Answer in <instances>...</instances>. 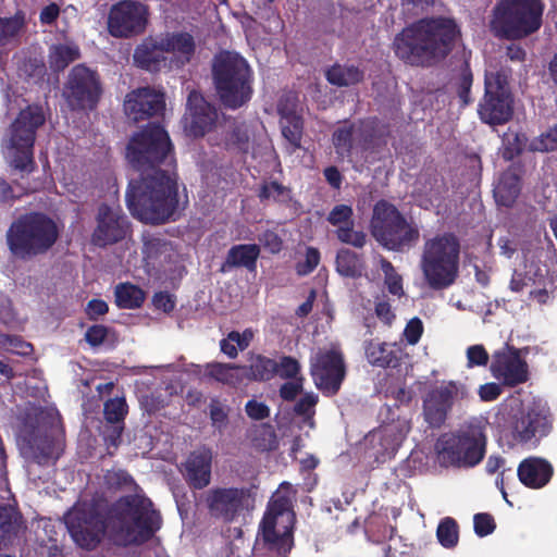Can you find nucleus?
Segmentation results:
<instances>
[{"mask_svg":"<svg viewBox=\"0 0 557 557\" xmlns=\"http://www.w3.org/2000/svg\"><path fill=\"white\" fill-rule=\"evenodd\" d=\"M172 150L169 134L156 123H149L127 144L126 157L140 175L128 183L126 205L131 214L146 224L161 225L180 218L177 175L160 169L175 163Z\"/></svg>","mask_w":557,"mask_h":557,"instance_id":"f257e3e1","label":"nucleus"},{"mask_svg":"<svg viewBox=\"0 0 557 557\" xmlns=\"http://www.w3.org/2000/svg\"><path fill=\"white\" fill-rule=\"evenodd\" d=\"M64 523L78 547L94 550L104 537L120 547L141 545L159 531L162 518L148 497L135 493L104 510L96 503L75 506L65 513Z\"/></svg>","mask_w":557,"mask_h":557,"instance_id":"f03ea898","label":"nucleus"},{"mask_svg":"<svg viewBox=\"0 0 557 557\" xmlns=\"http://www.w3.org/2000/svg\"><path fill=\"white\" fill-rule=\"evenodd\" d=\"M459 36L460 29L453 18H421L395 36L393 50L406 64L431 67L446 59Z\"/></svg>","mask_w":557,"mask_h":557,"instance_id":"7ed1b4c3","label":"nucleus"},{"mask_svg":"<svg viewBox=\"0 0 557 557\" xmlns=\"http://www.w3.org/2000/svg\"><path fill=\"white\" fill-rule=\"evenodd\" d=\"M22 451L38 465L58 459L61 453L63 428L54 408L30 407L26 410L18 431Z\"/></svg>","mask_w":557,"mask_h":557,"instance_id":"20e7f679","label":"nucleus"},{"mask_svg":"<svg viewBox=\"0 0 557 557\" xmlns=\"http://www.w3.org/2000/svg\"><path fill=\"white\" fill-rule=\"evenodd\" d=\"M212 79L221 106L237 110L246 106L253 95V72L239 53L223 50L212 60Z\"/></svg>","mask_w":557,"mask_h":557,"instance_id":"39448f33","label":"nucleus"},{"mask_svg":"<svg viewBox=\"0 0 557 557\" xmlns=\"http://www.w3.org/2000/svg\"><path fill=\"white\" fill-rule=\"evenodd\" d=\"M460 242L450 232L424 240L419 267L429 288L444 290L453 286L460 272Z\"/></svg>","mask_w":557,"mask_h":557,"instance_id":"423d86ee","label":"nucleus"},{"mask_svg":"<svg viewBox=\"0 0 557 557\" xmlns=\"http://www.w3.org/2000/svg\"><path fill=\"white\" fill-rule=\"evenodd\" d=\"M59 227L53 219L42 212L18 216L7 232V243L14 257L30 260L46 255L58 242Z\"/></svg>","mask_w":557,"mask_h":557,"instance_id":"0eeeda50","label":"nucleus"},{"mask_svg":"<svg viewBox=\"0 0 557 557\" xmlns=\"http://www.w3.org/2000/svg\"><path fill=\"white\" fill-rule=\"evenodd\" d=\"M543 0H499L492 11L490 28L502 39L520 40L542 26Z\"/></svg>","mask_w":557,"mask_h":557,"instance_id":"6e6552de","label":"nucleus"},{"mask_svg":"<svg viewBox=\"0 0 557 557\" xmlns=\"http://www.w3.org/2000/svg\"><path fill=\"white\" fill-rule=\"evenodd\" d=\"M372 237L385 249L406 252L420 239L418 225L408 221L392 202L380 199L375 202L370 220Z\"/></svg>","mask_w":557,"mask_h":557,"instance_id":"1a4fd4ad","label":"nucleus"},{"mask_svg":"<svg viewBox=\"0 0 557 557\" xmlns=\"http://www.w3.org/2000/svg\"><path fill=\"white\" fill-rule=\"evenodd\" d=\"M46 119L40 107L28 106L21 110L9 132V164L22 176L37 169L34 145L38 128Z\"/></svg>","mask_w":557,"mask_h":557,"instance_id":"9d476101","label":"nucleus"},{"mask_svg":"<svg viewBox=\"0 0 557 557\" xmlns=\"http://www.w3.org/2000/svg\"><path fill=\"white\" fill-rule=\"evenodd\" d=\"M438 443V454L445 462L458 468H473L486 455V429L480 422H469L456 432L443 436Z\"/></svg>","mask_w":557,"mask_h":557,"instance_id":"9b49d317","label":"nucleus"},{"mask_svg":"<svg viewBox=\"0 0 557 557\" xmlns=\"http://www.w3.org/2000/svg\"><path fill=\"white\" fill-rule=\"evenodd\" d=\"M515 112V98L504 71L486 72L484 95L478 104L480 120L491 126L508 123Z\"/></svg>","mask_w":557,"mask_h":557,"instance_id":"f8f14e48","label":"nucleus"},{"mask_svg":"<svg viewBox=\"0 0 557 557\" xmlns=\"http://www.w3.org/2000/svg\"><path fill=\"white\" fill-rule=\"evenodd\" d=\"M554 429V414L547 404L534 400L523 406L510 423L512 438L522 445L537 447Z\"/></svg>","mask_w":557,"mask_h":557,"instance_id":"ddd939ff","label":"nucleus"},{"mask_svg":"<svg viewBox=\"0 0 557 557\" xmlns=\"http://www.w3.org/2000/svg\"><path fill=\"white\" fill-rule=\"evenodd\" d=\"M284 517H286L287 521L293 522L295 512L289 497L278 495L270 502L260 522L263 547L270 557H287L292 549V530H286L282 534L276 532L277 519Z\"/></svg>","mask_w":557,"mask_h":557,"instance_id":"4468645a","label":"nucleus"},{"mask_svg":"<svg viewBox=\"0 0 557 557\" xmlns=\"http://www.w3.org/2000/svg\"><path fill=\"white\" fill-rule=\"evenodd\" d=\"M102 95L99 74L84 64L75 65L64 84L63 97L72 111H92Z\"/></svg>","mask_w":557,"mask_h":557,"instance_id":"2eb2a0df","label":"nucleus"},{"mask_svg":"<svg viewBox=\"0 0 557 557\" xmlns=\"http://www.w3.org/2000/svg\"><path fill=\"white\" fill-rule=\"evenodd\" d=\"M149 8L137 0H121L109 11L107 28L114 38H133L145 33L149 23Z\"/></svg>","mask_w":557,"mask_h":557,"instance_id":"dca6fc26","label":"nucleus"},{"mask_svg":"<svg viewBox=\"0 0 557 557\" xmlns=\"http://www.w3.org/2000/svg\"><path fill=\"white\" fill-rule=\"evenodd\" d=\"M253 495L247 486H218L209 490L206 504L210 515L226 523L235 521L252 507Z\"/></svg>","mask_w":557,"mask_h":557,"instance_id":"f3484780","label":"nucleus"},{"mask_svg":"<svg viewBox=\"0 0 557 557\" xmlns=\"http://www.w3.org/2000/svg\"><path fill=\"white\" fill-rule=\"evenodd\" d=\"M310 374L323 394L336 395L346 376L343 354L334 349L319 351L310 363Z\"/></svg>","mask_w":557,"mask_h":557,"instance_id":"a211bd4d","label":"nucleus"},{"mask_svg":"<svg viewBox=\"0 0 557 557\" xmlns=\"http://www.w3.org/2000/svg\"><path fill=\"white\" fill-rule=\"evenodd\" d=\"M218 119V109L207 101L200 91L191 90L188 94L186 110L181 121L187 136L203 137L215 127Z\"/></svg>","mask_w":557,"mask_h":557,"instance_id":"6ab92c4d","label":"nucleus"},{"mask_svg":"<svg viewBox=\"0 0 557 557\" xmlns=\"http://www.w3.org/2000/svg\"><path fill=\"white\" fill-rule=\"evenodd\" d=\"M97 225L91 234V243L98 247H107L122 242L131 232V223L120 207L108 203L98 207Z\"/></svg>","mask_w":557,"mask_h":557,"instance_id":"aec40b11","label":"nucleus"},{"mask_svg":"<svg viewBox=\"0 0 557 557\" xmlns=\"http://www.w3.org/2000/svg\"><path fill=\"white\" fill-rule=\"evenodd\" d=\"M490 369L492 375L505 386L515 387L529 379L527 362L521 358L519 349L509 344L494 351Z\"/></svg>","mask_w":557,"mask_h":557,"instance_id":"412c9836","label":"nucleus"},{"mask_svg":"<svg viewBox=\"0 0 557 557\" xmlns=\"http://www.w3.org/2000/svg\"><path fill=\"white\" fill-rule=\"evenodd\" d=\"M457 394L455 382L436 386L426 393L423 398V416L431 428L438 429L445 423Z\"/></svg>","mask_w":557,"mask_h":557,"instance_id":"4be33fe9","label":"nucleus"},{"mask_svg":"<svg viewBox=\"0 0 557 557\" xmlns=\"http://www.w3.org/2000/svg\"><path fill=\"white\" fill-rule=\"evenodd\" d=\"M164 95L150 87L138 88L127 95L124 109L135 122H139L163 112Z\"/></svg>","mask_w":557,"mask_h":557,"instance_id":"5701e85b","label":"nucleus"},{"mask_svg":"<svg viewBox=\"0 0 557 557\" xmlns=\"http://www.w3.org/2000/svg\"><path fill=\"white\" fill-rule=\"evenodd\" d=\"M327 222L337 226L336 237L343 244L355 248H363L367 244V234L363 231L354 230V210L348 205H336L329 212Z\"/></svg>","mask_w":557,"mask_h":557,"instance_id":"b1692460","label":"nucleus"},{"mask_svg":"<svg viewBox=\"0 0 557 557\" xmlns=\"http://www.w3.org/2000/svg\"><path fill=\"white\" fill-rule=\"evenodd\" d=\"M363 350L367 361L372 367L382 369H397L406 356L400 344L381 342L379 338L364 341Z\"/></svg>","mask_w":557,"mask_h":557,"instance_id":"393cba45","label":"nucleus"},{"mask_svg":"<svg viewBox=\"0 0 557 557\" xmlns=\"http://www.w3.org/2000/svg\"><path fill=\"white\" fill-rule=\"evenodd\" d=\"M366 444L373 450L375 460L392 458L403 442V434L395 424H385L369 432Z\"/></svg>","mask_w":557,"mask_h":557,"instance_id":"a878e982","label":"nucleus"},{"mask_svg":"<svg viewBox=\"0 0 557 557\" xmlns=\"http://www.w3.org/2000/svg\"><path fill=\"white\" fill-rule=\"evenodd\" d=\"M212 468V451L202 446L189 454L184 469L188 485L195 490H202L210 484Z\"/></svg>","mask_w":557,"mask_h":557,"instance_id":"bb28decb","label":"nucleus"},{"mask_svg":"<svg viewBox=\"0 0 557 557\" xmlns=\"http://www.w3.org/2000/svg\"><path fill=\"white\" fill-rule=\"evenodd\" d=\"M517 475L525 487L540 490L550 482L554 475V467L545 458L530 456L519 463Z\"/></svg>","mask_w":557,"mask_h":557,"instance_id":"cd10ccee","label":"nucleus"},{"mask_svg":"<svg viewBox=\"0 0 557 557\" xmlns=\"http://www.w3.org/2000/svg\"><path fill=\"white\" fill-rule=\"evenodd\" d=\"M162 49L172 53L177 66L190 63L197 51L196 39L186 30L168 32L161 35Z\"/></svg>","mask_w":557,"mask_h":557,"instance_id":"c85d7f7f","label":"nucleus"},{"mask_svg":"<svg viewBox=\"0 0 557 557\" xmlns=\"http://www.w3.org/2000/svg\"><path fill=\"white\" fill-rule=\"evenodd\" d=\"M164 53L166 52L162 49L161 36L159 39L149 37L136 47L133 59L141 70L156 73L166 65L168 58Z\"/></svg>","mask_w":557,"mask_h":557,"instance_id":"c756f323","label":"nucleus"},{"mask_svg":"<svg viewBox=\"0 0 557 557\" xmlns=\"http://www.w3.org/2000/svg\"><path fill=\"white\" fill-rule=\"evenodd\" d=\"M260 247L257 244H238L232 246L221 264L220 272L226 273L234 268H245L250 272L256 271L260 257Z\"/></svg>","mask_w":557,"mask_h":557,"instance_id":"7c9ffc66","label":"nucleus"},{"mask_svg":"<svg viewBox=\"0 0 557 557\" xmlns=\"http://www.w3.org/2000/svg\"><path fill=\"white\" fill-rule=\"evenodd\" d=\"M521 191V177L518 169L509 166L502 173L497 185L494 188V197L498 205L511 207Z\"/></svg>","mask_w":557,"mask_h":557,"instance_id":"2f4dec72","label":"nucleus"},{"mask_svg":"<svg viewBox=\"0 0 557 557\" xmlns=\"http://www.w3.org/2000/svg\"><path fill=\"white\" fill-rule=\"evenodd\" d=\"M25 530L26 524L17 507L2 505V546L20 544Z\"/></svg>","mask_w":557,"mask_h":557,"instance_id":"473e14b6","label":"nucleus"},{"mask_svg":"<svg viewBox=\"0 0 557 557\" xmlns=\"http://www.w3.org/2000/svg\"><path fill=\"white\" fill-rule=\"evenodd\" d=\"M335 268L341 276L358 278L362 276L366 263L361 253L349 248H342L336 253Z\"/></svg>","mask_w":557,"mask_h":557,"instance_id":"72a5a7b5","label":"nucleus"},{"mask_svg":"<svg viewBox=\"0 0 557 557\" xmlns=\"http://www.w3.org/2000/svg\"><path fill=\"white\" fill-rule=\"evenodd\" d=\"M277 362L271 358L258 355L251 359L248 367L242 366L240 375L244 380L263 382L271 380L277 372Z\"/></svg>","mask_w":557,"mask_h":557,"instance_id":"f704fd0d","label":"nucleus"},{"mask_svg":"<svg viewBox=\"0 0 557 557\" xmlns=\"http://www.w3.org/2000/svg\"><path fill=\"white\" fill-rule=\"evenodd\" d=\"M364 72L354 64L335 63L325 72L326 81L337 87H348L363 81Z\"/></svg>","mask_w":557,"mask_h":557,"instance_id":"c9c22d12","label":"nucleus"},{"mask_svg":"<svg viewBox=\"0 0 557 557\" xmlns=\"http://www.w3.org/2000/svg\"><path fill=\"white\" fill-rule=\"evenodd\" d=\"M224 148L234 153L246 154L250 148V134L245 122H234L225 132Z\"/></svg>","mask_w":557,"mask_h":557,"instance_id":"e433bc0d","label":"nucleus"},{"mask_svg":"<svg viewBox=\"0 0 557 557\" xmlns=\"http://www.w3.org/2000/svg\"><path fill=\"white\" fill-rule=\"evenodd\" d=\"M115 304L120 309L140 308L146 299V293L129 282L120 283L114 289Z\"/></svg>","mask_w":557,"mask_h":557,"instance_id":"4c0bfd02","label":"nucleus"},{"mask_svg":"<svg viewBox=\"0 0 557 557\" xmlns=\"http://www.w3.org/2000/svg\"><path fill=\"white\" fill-rule=\"evenodd\" d=\"M260 202L273 201L280 205H287L293 198L292 188L275 180H264L257 191Z\"/></svg>","mask_w":557,"mask_h":557,"instance_id":"58836bf2","label":"nucleus"},{"mask_svg":"<svg viewBox=\"0 0 557 557\" xmlns=\"http://www.w3.org/2000/svg\"><path fill=\"white\" fill-rule=\"evenodd\" d=\"M240 369L242 366L237 364L210 362L206 364V375L216 382L237 386L242 383Z\"/></svg>","mask_w":557,"mask_h":557,"instance_id":"ea45409f","label":"nucleus"},{"mask_svg":"<svg viewBox=\"0 0 557 557\" xmlns=\"http://www.w3.org/2000/svg\"><path fill=\"white\" fill-rule=\"evenodd\" d=\"M81 58L79 48L76 45H53L49 51V64L53 71L60 72Z\"/></svg>","mask_w":557,"mask_h":557,"instance_id":"a19ab883","label":"nucleus"},{"mask_svg":"<svg viewBox=\"0 0 557 557\" xmlns=\"http://www.w3.org/2000/svg\"><path fill=\"white\" fill-rule=\"evenodd\" d=\"M251 446L260 451H272L277 448L278 441L274 428L269 423L255 426L249 435Z\"/></svg>","mask_w":557,"mask_h":557,"instance_id":"79ce46f5","label":"nucleus"},{"mask_svg":"<svg viewBox=\"0 0 557 557\" xmlns=\"http://www.w3.org/2000/svg\"><path fill=\"white\" fill-rule=\"evenodd\" d=\"M104 487L110 492H136L139 486L124 469H110L103 475Z\"/></svg>","mask_w":557,"mask_h":557,"instance_id":"37998d69","label":"nucleus"},{"mask_svg":"<svg viewBox=\"0 0 557 557\" xmlns=\"http://www.w3.org/2000/svg\"><path fill=\"white\" fill-rule=\"evenodd\" d=\"M380 268L384 274V284L388 293L393 296L401 298L405 296L403 277L397 273L393 263L386 258L380 259Z\"/></svg>","mask_w":557,"mask_h":557,"instance_id":"c03bdc74","label":"nucleus"},{"mask_svg":"<svg viewBox=\"0 0 557 557\" xmlns=\"http://www.w3.org/2000/svg\"><path fill=\"white\" fill-rule=\"evenodd\" d=\"M473 84V74L467 60L460 66L458 78L456 82V92L460 100L461 107H467L472 102L471 87Z\"/></svg>","mask_w":557,"mask_h":557,"instance_id":"a18cd8bd","label":"nucleus"},{"mask_svg":"<svg viewBox=\"0 0 557 557\" xmlns=\"http://www.w3.org/2000/svg\"><path fill=\"white\" fill-rule=\"evenodd\" d=\"M355 125L348 124L338 127L332 135L335 151L341 157H349L354 148Z\"/></svg>","mask_w":557,"mask_h":557,"instance_id":"49530a36","label":"nucleus"},{"mask_svg":"<svg viewBox=\"0 0 557 557\" xmlns=\"http://www.w3.org/2000/svg\"><path fill=\"white\" fill-rule=\"evenodd\" d=\"M436 536L443 547L454 548L459 540L457 521L451 517L443 518L437 525Z\"/></svg>","mask_w":557,"mask_h":557,"instance_id":"de8ad7c7","label":"nucleus"},{"mask_svg":"<svg viewBox=\"0 0 557 557\" xmlns=\"http://www.w3.org/2000/svg\"><path fill=\"white\" fill-rule=\"evenodd\" d=\"M285 123L282 126L284 138L296 149L300 148L302 138L304 121L301 116L295 113H288L283 116Z\"/></svg>","mask_w":557,"mask_h":557,"instance_id":"09e8293b","label":"nucleus"},{"mask_svg":"<svg viewBox=\"0 0 557 557\" xmlns=\"http://www.w3.org/2000/svg\"><path fill=\"white\" fill-rule=\"evenodd\" d=\"M128 405L124 397L109 398L103 404V417L107 423L125 424Z\"/></svg>","mask_w":557,"mask_h":557,"instance_id":"8fccbe9b","label":"nucleus"},{"mask_svg":"<svg viewBox=\"0 0 557 557\" xmlns=\"http://www.w3.org/2000/svg\"><path fill=\"white\" fill-rule=\"evenodd\" d=\"M230 407L219 397H212L209 404V417L211 425L219 432L224 431L228 425Z\"/></svg>","mask_w":557,"mask_h":557,"instance_id":"3c124183","label":"nucleus"},{"mask_svg":"<svg viewBox=\"0 0 557 557\" xmlns=\"http://www.w3.org/2000/svg\"><path fill=\"white\" fill-rule=\"evenodd\" d=\"M25 25L23 13H16L9 18H2V47L11 40L17 41V37Z\"/></svg>","mask_w":557,"mask_h":557,"instance_id":"603ef678","label":"nucleus"},{"mask_svg":"<svg viewBox=\"0 0 557 557\" xmlns=\"http://www.w3.org/2000/svg\"><path fill=\"white\" fill-rule=\"evenodd\" d=\"M33 345L20 336H11L2 334V351L22 357L32 355Z\"/></svg>","mask_w":557,"mask_h":557,"instance_id":"864d4df0","label":"nucleus"},{"mask_svg":"<svg viewBox=\"0 0 557 557\" xmlns=\"http://www.w3.org/2000/svg\"><path fill=\"white\" fill-rule=\"evenodd\" d=\"M531 149L534 151H554L557 149V124L549 127L531 143Z\"/></svg>","mask_w":557,"mask_h":557,"instance_id":"5fc2aeb1","label":"nucleus"},{"mask_svg":"<svg viewBox=\"0 0 557 557\" xmlns=\"http://www.w3.org/2000/svg\"><path fill=\"white\" fill-rule=\"evenodd\" d=\"M524 141L520 134H506L504 138L503 158L507 161L513 160L522 153Z\"/></svg>","mask_w":557,"mask_h":557,"instance_id":"6e6d98bb","label":"nucleus"},{"mask_svg":"<svg viewBox=\"0 0 557 557\" xmlns=\"http://www.w3.org/2000/svg\"><path fill=\"white\" fill-rule=\"evenodd\" d=\"M320 259L321 255L318 248L311 246L307 247L305 260L296 264V273L299 276H306L312 273L319 265Z\"/></svg>","mask_w":557,"mask_h":557,"instance_id":"4d7b16f0","label":"nucleus"},{"mask_svg":"<svg viewBox=\"0 0 557 557\" xmlns=\"http://www.w3.org/2000/svg\"><path fill=\"white\" fill-rule=\"evenodd\" d=\"M374 312L376 318L388 327L392 326L396 320V314L385 295L381 298H376L374 302Z\"/></svg>","mask_w":557,"mask_h":557,"instance_id":"13d9d810","label":"nucleus"},{"mask_svg":"<svg viewBox=\"0 0 557 557\" xmlns=\"http://www.w3.org/2000/svg\"><path fill=\"white\" fill-rule=\"evenodd\" d=\"M474 532L478 536L484 537L494 532L496 523L491 513L480 512L473 517Z\"/></svg>","mask_w":557,"mask_h":557,"instance_id":"bf43d9fd","label":"nucleus"},{"mask_svg":"<svg viewBox=\"0 0 557 557\" xmlns=\"http://www.w3.org/2000/svg\"><path fill=\"white\" fill-rule=\"evenodd\" d=\"M124 429L125 424L106 422L102 436L108 449L111 447L116 449L120 446Z\"/></svg>","mask_w":557,"mask_h":557,"instance_id":"052dcab7","label":"nucleus"},{"mask_svg":"<svg viewBox=\"0 0 557 557\" xmlns=\"http://www.w3.org/2000/svg\"><path fill=\"white\" fill-rule=\"evenodd\" d=\"M168 243L160 237L149 236L144 240L143 253L146 260H154L166 250Z\"/></svg>","mask_w":557,"mask_h":557,"instance_id":"680f3d73","label":"nucleus"},{"mask_svg":"<svg viewBox=\"0 0 557 557\" xmlns=\"http://www.w3.org/2000/svg\"><path fill=\"white\" fill-rule=\"evenodd\" d=\"M277 366L278 369L276 373H278L282 379H298L297 375L300 371V364L295 358L284 356L281 358L280 362H277Z\"/></svg>","mask_w":557,"mask_h":557,"instance_id":"e2e57ef3","label":"nucleus"},{"mask_svg":"<svg viewBox=\"0 0 557 557\" xmlns=\"http://www.w3.org/2000/svg\"><path fill=\"white\" fill-rule=\"evenodd\" d=\"M468 367H482L488 362V354L483 345H473L467 349Z\"/></svg>","mask_w":557,"mask_h":557,"instance_id":"0e129e2a","label":"nucleus"},{"mask_svg":"<svg viewBox=\"0 0 557 557\" xmlns=\"http://www.w3.org/2000/svg\"><path fill=\"white\" fill-rule=\"evenodd\" d=\"M109 329L102 324L89 326L85 333V339L91 347H98L103 344L108 336Z\"/></svg>","mask_w":557,"mask_h":557,"instance_id":"69168bd1","label":"nucleus"},{"mask_svg":"<svg viewBox=\"0 0 557 557\" xmlns=\"http://www.w3.org/2000/svg\"><path fill=\"white\" fill-rule=\"evenodd\" d=\"M423 333V323L419 318L410 319L404 330V336L408 344L416 345Z\"/></svg>","mask_w":557,"mask_h":557,"instance_id":"338daca9","label":"nucleus"},{"mask_svg":"<svg viewBox=\"0 0 557 557\" xmlns=\"http://www.w3.org/2000/svg\"><path fill=\"white\" fill-rule=\"evenodd\" d=\"M259 242L271 253H278L283 248V240L277 233L271 230L264 231L259 235Z\"/></svg>","mask_w":557,"mask_h":557,"instance_id":"774afa93","label":"nucleus"}]
</instances>
